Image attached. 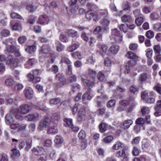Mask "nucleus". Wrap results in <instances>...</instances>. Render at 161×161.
<instances>
[{
  "label": "nucleus",
  "mask_w": 161,
  "mask_h": 161,
  "mask_svg": "<svg viewBox=\"0 0 161 161\" xmlns=\"http://www.w3.org/2000/svg\"><path fill=\"white\" fill-rule=\"evenodd\" d=\"M32 152L36 155H39L38 157V161H46L47 157L46 154L41 153L44 152L43 148L42 147H37L36 148H34L32 149Z\"/></svg>",
  "instance_id": "nucleus-1"
},
{
  "label": "nucleus",
  "mask_w": 161,
  "mask_h": 161,
  "mask_svg": "<svg viewBox=\"0 0 161 161\" xmlns=\"http://www.w3.org/2000/svg\"><path fill=\"white\" fill-rule=\"evenodd\" d=\"M16 112L22 114H25L29 113L31 110V107L26 104L20 105L18 109H14Z\"/></svg>",
  "instance_id": "nucleus-2"
},
{
  "label": "nucleus",
  "mask_w": 161,
  "mask_h": 161,
  "mask_svg": "<svg viewBox=\"0 0 161 161\" xmlns=\"http://www.w3.org/2000/svg\"><path fill=\"white\" fill-rule=\"evenodd\" d=\"M50 117H46L39 123L38 128L40 130H42L44 128L48 127L50 125Z\"/></svg>",
  "instance_id": "nucleus-3"
},
{
  "label": "nucleus",
  "mask_w": 161,
  "mask_h": 161,
  "mask_svg": "<svg viewBox=\"0 0 161 161\" xmlns=\"http://www.w3.org/2000/svg\"><path fill=\"white\" fill-rule=\"evenodd\" d=\"M15 112V110L14 109H12L10 111L9 113L7 114L6 116V123L8 125H10V126L13 124H15L14 123V117Z\"/></svg>",
  "instance_id": "nucleus-4"
},
{
  "label": "nucleus",
  "mask_w": 161,
  "mask_h": 161,
  "mask_svg": "<svg viewBox=\"0 0 161 161\" xmlns=\"http://www.w3.org/2000/svg\"><path fill=\"white\" fill-rule=\"evenodd\" d=\"M111 37L116 42H121L122 40V36L120 34L119 31L116 29L113 30Z\"/></svg>",
  "instance_id": "nucleus-5"
},
{
  "label": "nucleus",
  "mask_w": 161,
  "mask_h": 161,
  "mask_svg": "<svg viewBox=\"0 0 161 161\" xmlns=\"http://www.w3.org/2000/svg\"><path fill=\"white\" fill-rule=\"evenodd\" d=\"M27 127V125L24 124H20L17 123L15 124H13L10 126V128L14 130H17L19 132H21L25 130Z\"/></svg>",
  "instance_id": "nucleus-6"
},
{
  "label": "nucleus",
  "mask_w": 161,
  "mask_h": 161,
  "mask_svg": "<svg viewBox=\"0 0 161 161\" xmlns=\"http://www.w3.org/2000/svg\"><path fill=\"white\" fill-rule=\"evenodd\" d=\"M128 147H125L122 150L117 152L116 156L119 158H123L127 157L128 155Z\"/></svg>",
  "instance_id": "nucleus-7"
},
{
  "label": "nucleus",
  "mask_w": 161,
  "mask_h": 161,
  "mask_svg": "<svg viewBox=\"0 0 161 161\" xmlns=\"http://www.w3.org/2000/svg\"><path fill=\"white\" fill-rule=\"evenodd\" d=\"M19 60L17 58H12L9 59L7 61V64L12 69L17 67L18 66Z\"/></svg>",
  "instance_id": "nucleus-8"
},
{
  "label": "nucleus",
  "mask_w": 161,
  "mask_h": 161,
  "mask_svg": "<svg viewBox=\"0 0 161 161\" xmlns=\"http://www.w3.org/2000/svg\"><path fill=\"white\" fill-rule=\"evenodd\" d=\"M24 92L26 99H30L32 98L33 96V91L31 88L29 87L25 88Z\"/></svg>",
  "instance_id": "nucleus-9"
},
{
  "label": "nucleus",
  "mask_w": 161,
  "mask_h": 161,
  "mask_svg": "<svg viewBox=\"0 0 161 161\" xmlns=\"http://www.w3.org/2000/svg\"><path fill=\"white\" fill-rule=\"evenodd\" d=\"M82 82L85 86V87L88 90H90L93 87L95 82L94 81H92L86 79L82 78L81 79Z\"/></svg>",
  "instance_id": "nucleus-10"
},
{
  "label": "nucleus",
  "mask_w": 161,
  "mask_h": 161,
  "mask_svg": "<svg viewBox=\"0 0 161 161\" xmlns=\"http://www.w3.org/2000/svg\"><path fill=\"white\" fill-rule=\"evenodd\" d=\"M10 25L13 30L21 31L22 30V25L20 22L19 21L15 22H11Z\"/></svg>",
  "instance_id": "nucleus-11"
},
{
  "label": "nucleus",
  "mask_w": 161,
  "mask_h": 161,
  "mask_svg": "<svg viewBox=\"0 0 161 161\" xmlns=\"http://www.w3.org/2000/svg\"><path fill=\"white\" fill-rule=\"evenodd\" d=\"M110 22L109 20L106 19H103L100 20V23L101 25L103 30L105 31H108L109 30L108 26Z\"/></svg>",
  "instance_id": "nucleus-12"
},
{
  "label": "nucleus",
  "mask_w": 161,
  "mask_h": 161,
  "mask_svg": "<svg viewBox=\"0 0 161 161\" xmlns=\"http://www.w3.org/2000/svg\"><path fill=\"white\" fill-rule=\"evenodd\" d=\"M49 17L46 15L40 16L38 19V22L41 25L47 24L49 21Z\"/></svg>",
  "instance_id": "nucleus-13"
},
{
  "label": "nucleus",
  "mask_w": 161,
  "mask_h": 161,
  "mask_svg": "<svg viewBox=\"0 0 161 161\" xmlns=\"http://www.w3.org/2000/svg\"><path fill=\"white\" fill-rule=\"evenodd\" d=\"M150 77V76L146 73H143L140 75L139 77L138 81L140 84H143Z\"/></svg>",
  "instance_id": "nucleus-14"
},
{
  "label": "nucleus",
  "mask_w": 161,
  "mask_h": 161,
  "mask_svg": "<svg viewBox=\"0 0 161 161\" xmlns=\"http://www.w3.org/2000/svg\"><path fill=\"white\" fill-rule=\"evenodd\" d=\"M37 61L34 58H30L25 64V67L26 69L31 68L33 65L36 63Z\"/></svg>",
  "instance_id": "nucleus-15"
},
{
  "label": "nucleus",
  "mask_w": 161,
  "mask_h": 161,
  "mask_svg": "<svg viewBox=\"0 0 161 161\" xmlns=\"http://www.w3.org/2000/svg\"><path fill=\"white\" fill-rule=\"evenodd\" d=\"M12 153L11 155V158L14 160L20 156L19 152L16 148L12 149L11 150Z\"/></svg>",
  "instance_id": "nucleus-16"
},
{
  "label": "nucleus",
  "mask_w": 161,
  "mask_h": 161,
  "mask_svg": "<svg viewBox=\"0 0 161 161\" xmlns=\"http://www.w3.org/2000/svg\"><path fill=\"white\" fill-rule=\"evenodd\" d=\"M96 72L95 70L89 69L88 70V74L89 77L93 81H94L96 79Z\"/></svg>",
  "instance_id": "nucleus-17"
},
{
  "label": "nucleus",
  "mask_w": 161,
  "mask_h": 161,
  "mask_svg": "<svg viewBox=\"0 0 161 161\" xmlns=\"http://www.w3.org/2000/svg\"><path fill=\"white\" fill-rule=\"evenodd\" d=\"M133 123V121L131 119H127L125 120L123 124L122 128L126 130L128 129Z\"/></svg>",
  "instance_id": "nucleus-18"
},
{
  "label": "nucleus",
  "mask_w": 161,
  "mask_h": 161,
  "mask_svg": "<svg viewBox=\"0 0 161 161\" xmlns=\"http://www.w3.org/2000/svg\"><path fill=\"white\" fill-rule=\"evenodd\" d=\"M92 98L89 92H87L84 93L82 96V100L83 103L86 104H88L86 100H90Z\"/></svg>",
  "instance_id": "nucleus-19"
},
{
  "label": "nucleus",
  "mask_w": 161,
  "mask_h": 161,
  "mask_svg": "<svg viewBox=\"0 0 161 161\" xmlns=\"http://www.w3.org/2000/svg\"><path fill=\"white\" fill-rule=\"evenodd\" d=\"M39 114H29L25 116V118L28 121H32L38 119L39 117Z\"/></svg>",
  "instance_id": "nucleus-20"
},
{
  "label": "nucleus",
  "mask_w": 161,
  "mask_h": 161,
  "mask_svg": "<svg viewBox=\"0 0 161 161\" xmlns=\"http://www.w3.org/2000/svg\"><path fill=\"white\" fill-rule=\"evenodd\" d=\"M104 31H105L104 30H103V28L101 26H98L94 30L93 32L95 34H97L99 33V35L97 36V38L98 39H101L102 36L101 33Z\"/></svg>",
  "instance_id": "nucleus-21"
},
{
  "label": "nucleus",
  "mask_w": 161,
  "mask_h": 161,
  "mask_svg": "<svg viewBox=\"0 0 161 161\" xmlns=\"http://www.w3.org/2000/svg\"><path fill=\"white\" fill-rule=\"evenodd\" d=\"M15 47L13 45H10L8 46L6 49L4 51L5 53L8 54L12 53L15 51Z\"/></svg>",
  "instance_id": "nucleus-22"
},
{
  "label": "nucleus",
  "mask_w": 161,
  "mask_h": 161,
  "mask_svg": "<svg viewBox=\"0 0 161 161\" xmlns=\"http://www.w3.org/2000/svg\"><path fill=\"white\" fill-rule=\"evenodd\" d=\"M91 11H88L86 14V17L88 19L90 20L97 17L96 13Z\"/></svg>",
  "instance_id": "nucleus-23"
},
{
  "label": "nucleus",
  "mask_w": 161,
  "mask_h": 161,
  "mask_svg": "<svg viewBox=\"0 0 161 161\" xmlns=\"http://www.w3.org/2000/svg\"><path fill=\"white\" fill-rule=\"evenodd\" d=\"M119 46L116 45H112L110 48V51L114 54H116L119 51Z\"/></svg>",
  "instance_id": "nucleus-24"
},
{
  "label": "nucleus",
  "mask_w": 161,
  "mask_h": 161,
  "mask_svg": "<svg viewBox=\"0 0 161 161\" xmlns=\"http://www.w3.org/2000/svg\"><path fill=\"white\" fill-rule=\"evenodd\" d=\"M36 50V46L35 45L28 46L25 49V51L30 54L34 52Z\"/></svg>",
  "instance_id": "nucleus-25"
},
{
  "label": "nucleus",
  "mask_w": 161,
  "mask_h": 161,
  "mask_svg": "<svg viewBox=\"0 0 161 161\" xmlns=\"http://www.w3.org/2000/svg\"><path fill=\"white\" fill-rule=\"evenodd\" d=\"M67 33L68 35L72 37L78 36L77 32L72 29L68 30L67 31Z\"/></svg>",
  "instance_id": "nucleus-26"
},
{
  "label": "nucleus",
  "mask_w": 161,
  "mask_h": 161,
  "mask_svg": "<svg viewBox=\"0 0 161 161\" xmlns=\"http://www.w3.org/2000/svg\"><path fill=\"white\" fill-rule=\"evenodd\" d=\"M126 56L127 58L132 59L138 58V56L136 54L131 51L128 52L126 55Z\"/></svg>",
  "instance_id": "nucleus-27"
},
{
  "label": "nucleus",
  "mask_w": 161,
  "mask_h": 161,
  "mask_svg": "<svg viewBox=\"0 0 161 161\" xmlns=\"http://www.w3.org/2000/svg\"><path fill=\"white\" fill-rule=\"evenodd\" d=\"M54 141L56 145H60L62 143L64 140L61 136L60 135H57L55 137Z\"/></svg>",
  "instance_id": "nucleus-28"
},
{
  "label": "nucleus",
  "mask_w": 161,
  "mask_h": 161,
  "mask_svg": "<svg viewBox=\"0 0 161 161\" xmlns=\"http://www.w3.org/2000/svg\"><path fill=\"white\" fill-rule=\"evenodd\" d=\"M97 78L99 80L103 82L106 80V78L104 74L101 71L99 72L97 74Z\"/></svg>",
  "instance_id": "nucleus-29"
},
{
  "label": "nucleus",
  "mask_w": 161,
  "mask_h": 161,
  "mask_svg": "<svg viewBox=\"0 0 161 161\" xmlns=\"http://www.w3.org/2000/svg\"><path fill=\"white\" fill-rule=\"evenodd\" d=\"M123 146V144L120 142H118L115 144L113 145L112 147L113 150H117L122 148Z\"/></svg>",
  "instance_id": "nucleus-30"
},
{
  "label": "nucleus",
  "mask_w": 161,
  "mask_h": 161,
  "mask_svg": "<svg viewBox=\"0 0 161 161\" xmlns=\"http://www.w3.org/2000/svg\"><path fill=\"white\" fill-rule=\"evenodd\" d=\"M107 127V125L105 123L102 122L99 125L100 131L102 133L104 132L106 130Z\"/></svg>",
  "instance_id": "nucleus-31"
},
{
  "label": "nucleus",
  "mask_w": 161,
  "mask_h": 161,
  "mask_svg": "<svg viewBox=\"0 0 161 161\" xmlns=\"http://www.w3.org/2000/svg\"><path fill=\"white\" fill-rule=\"evenodd\" d=\"M129 90L130 92L133 94H136L138 92V89L136 86L134 85L131 86Z\"/></svg>",
  "instance_id": "nucleus-32"
},
{
  "label": "nucleus",
  "mask_w": 161,
  "mask_h": 161,
  "mask_svg": "<svg viewBox=\"0 0 161 161\" xmlns=\"http://www.w3.org/2000/svg\"><path fill=\"white\" fill-rule=\"evenodd\" d=\"M1 36L3 37H6L9 36L10 35V32L9 30L4 29L1 32Z\"/></svg>",
  "instance_id": "nucleus-33"
},
{
  "label": "nucleus",
  "mask_w": 161,
  "mask_h": 161,
  "mask_svg": "<svg viewBox=\"0 0 161 161\" xmlns=\"http://www.w3.org/2000/svg\"><path fill=\"white\" fill-rule=\"evenodd\" d=\"M153 49L155 53L159 54L161 52V47L159 45H154Z\"/></svg>",
  "instance_id": "nucleus-34"
},
{
  "label": "nucleus",
  "mask_w": 161,
  "mask_h": 161,
  "mask_svg": "<svg viewBox=\"0 0 161 161\" xmlns=\"http://www.w3.org/2000/svg\"><path fill=\"white\" fill-rule=\"evenodd\" d=\"M27 40V38L25 36H19L18 39L19 43L20 44H22L25 43Z\"/></svg>",
  "instance_id": "nucleus-35"
},
{
  "label": "nucleus",
  "mask_w": 161,
  "mask_h": 161,
  "mask_svg": "<svg viewBox=\"0 0 161 161\" xmlns=\"http://www.w3.org/2000/svg\"><path fill=\"white\" fill-rule=\"evenodd\" d=\"M5 83L6 86H10L13 85L14 84V81L12 78H10L6 79Z\"/></svg>",
  "instance_id": "nucleus-36"
},
{
  "label": "nucleus",
  "mask_w": 161,
  "mask_h": 161,
  "mask_svg": "<svg viewBox=\"0 0 161 161\" xmlns=\"http://www.w3.org/2000/svg\"><path fill=\"white\" fill-rule=\"evenodd\" d=\"M79 44H74L72 45L69 46L67 50L69 52H72L79 47Z\"/></svg>",
  "instance_id": "nucleus-37"
},
{
  "label": "nucleus",
  "mask_w": 161,
  "mask_h": 161,
  "mask_svg": "<svg viewBox=\"0 0 161 161\" xmlns=\"http://www.w3.org/2000/svg\"><path fill=\"white\" fill-rule=\"evenodd\" d=\"M16 42L15 40L13 39L12 38H8L3 41L2 43L5 45H8V43H10L12 44H14Z\"/></svg>",
  "instance_id": "nucleus-38"
},
{
  "label": "nucleus",
  "mask_w": 161,
  "mask_h": 161,
  "mask_svg": "<svg viewBox=\"0 0 161 161\" xmlns=\"http://www.w3.org/2000/svg\"><path fill=\"white\" fill-rule=\"evenodd\" d=\"M123 7L124 10H130V4L128 1L124 2L123 5Z\"/></svg>",
  "instance_id": "nucleus-39"
},
{
  "label": "nucleus",
  "mask_w": 161,
  "mask_h": 161,
  "mask_svg": "<svg viewBox=\"0 0 161 161\" xmlns=\"http://www.w3.org/2000/svg\"><path fill=\"white\" fill-rule=\"evenodd\" d=\"M99 13L103 17H107L108 16V12L107 10L106 9L99 10Z\"/></svg>",
  "instance_id": "nucleus-40"
},
{
  "label": "nucleus",
  "mask_w": 161,
  "mask_h": 161,
  "mask_svg": "<svg viewBox=\"0 0 161 161\" xmlns=\"http://www.w3.org/2000/svg\"><path fill=\"white\" fill-rule=\"evenodd\" d=\"M64 121L69 127H72L73 126L72 120L71 119L65 118L64 119Z\"/></svg>",
  "instance_id": "nucleus-41"
},
{
  "label": "nucleus",
  "mask_w": 161,
  "mask_h": 161,
  "mask_svg": "<svg viewBox=\"0 0 161 161\" xmlns=\"http://www.w3.org/2000/svg\"><path fill=\"white\" fill-rule=\"evenodd\" d=\"M0 161H8V158L7 155L4 153L0 154Z\"/></svg>",
  "instance_id": "nucleus-42"
},
{
  "label": "nucleus",
  "mask_w": 161,
  "mask_h": 161,
  "mask_svg": "<svg viewBox=\"0 0 161 161\" xmlns=\"http://www.w3.org/2000/svg\"><path fill=\"white\" fill-rule=\"evenodd\" d=\"M78 137L80 139H84L86 137V134L85 131L83 130H81L78 134Z\"/></svg>",
  "instance_id": "nucleus-43"
},
{
  "label": "nucleus",
  "mask_w": 161,
  "mask_h": 161,
  "mask_svg": "<svg viewBox=\"0 0 161 161\" xmlns=\"http://www.w3.org/2000/svg\"><path fill=\"white\" fill-rule=\"evenodd\" d=\"M115 103L116 101L115 100H110L107 103V106L108 108L113 107L115 106Z\"/></svg>",
  "instance_id": "nucleus-44"
},
{
  "label": "nucleus",
  "mask_w": 161,
  "mask_h": 161,
  "mask_svg": "<svg viewBox=\"0 0 161 161\" xmlns=\"http://www.w3.org/2000/svg\"><path fill=\"white\" fill-rule=\"evenodd\" d=\"M146 56L148 58H151L152 57L153 54V50L151 48H148L146 51Z\"/></svg>",
  "instance_id": "nucleus-45"
},
{
  "label": "nucleus",
  "mask_w": 161,
  "mask_h": 161,
  "mask_svg": "<svg viewBox=\"0 0 161 161\" xmlns=\"http://www.w3.org/2000/svg\"><path fill=\"white\" fill-rule=\"evenodd\" d=\"M143 21V18L142 17H139L135 20V23L138 26L141 25Z\"/></svg>",
  "instance_id": "nucleus-46"
},
{
  "label": "nucleus",
  "mask_w": 161,
  "mask_h": 161,
  "mask_svg": "<svg viewBox=\"0 0 161 161\" xmlns=\"http://www.w3.org/2000/svg\"><path fill=\"white\" fill-rule=\"evenodd\" d=\"M145 122V119L142 118H139L137 119L136 121V124L142 125H143Z\"/></svg>",
  "instance_id": "nucleus-47"
},
{
  "label": "nucleus",
  "mask_w": 161,
  "mask_h": 161,
  "mask_svg": "<svg viewBox=\"0 0 161 161\" xmlns=\"http://www.w3.org/2000/svg\"><path fill=\"white\" fill-rule=\"evenodd\" d=\"M10 16L12 19H22V17L18 14L16 13H12L10 14Z\"/></svg>",
  "instance_id": "nucleus-48"
},
{
  "label": "nucleus",
  "mask_w": 161,
  "mask_h": 161,
  "mask_svg": "<svg viewBox=\"0 0 161 161\" xmlns=\"http://www.w3.org/2000/svg\"><path fill=\"white\" fill-rule=\"evenodd\" d=\"M113 138L112 136H109L105 137L103 139V141L105 143H109L112 141Z\"/></svg>",
  "instance_id": "nucleus-49"
},
{
  "label": "nucleus",
  "mask_w": 161,
  "mask_h": 161,
  "mask_svg": "<svg viewBox=\"0 0 161 161\" xmlns=\"http://www.w3.org/2000/svg\"><path fill=\"white\" fill-rule=\"evenodd\" d=\"M121 19L123 22H129L130 21V17L129 15H125L121 17Z\"/></svg>",
  "instance_id": "nucleus-50"
},
{
  "label": "nucleus",
  "mask_w": 161,
  "mask_h": 161,
  "mask_svg": "<svg viewBox=\"0 0 161 161\" xmlns=\"http://www.w3.org/2000/svg\"><path fill=\"white\" fill-rule=\"evenodd\" d=\"M141 112L143 115H146L149 113V110L148 107H145L142 108Z\"/></svg>",
  "instance_id": "nucleus-51"
},
{
  "label": "nucleus",
  "mask_w": 161,
  "mask_h": 161,
  "mask_svg": "<svg viewBox=\"0 0 161 161\" xmlns=\"http://www.w3.org/2000/svg\"><path fill=\"white\" fill-rule=\"evenodd\" d=\"M23 88V85L20 84H18L14 86L15 90L17 92H19L21 91Z\"/></svg>",
  "instance_id": "nucleus-52"
},
{
  "label": "nucleus",
  "mask_w": 161,
  "mask_h": 161,
  "mask_svg": "<svg viewBox=\"0 0 161 161\" xmlns=\"http://www.w3.org/2000/svg\"><path fill=\"white\" fill-rule=\"evenodd\" d=\"M146 36L149 39L153 38L154 36V33L151 30L147 31L146 34Z\"/></svg>",
  "instance_id": "nucleus-53"
},
{
  "label": "nucleus",
  "mask_w": 161,
  "mask_h": 161,
  "mask_svg": "<svg viewBox=\"0 0 161 161\" xmlns=\"http://www.w3.org/2000/svg\"><path fill=\"white\" fill-rule=\"evenodd\" d=\"M138 45L136 43H132L130 45L129 48L130 50L135 51L137 49Z\"/></svg>",
  "instance_id": "nucleus-54"
},
{
  "label": "nucleus",
  "mask_w": 161,
  "mask_h": 161,
  "mask_svg": "<svg viewBox=\"0 0 161 161\" xmlns=\"http://www.w3.org/2000/svg\"><path fill=\"white\" fill-rule=\"evenodd\" d=\"M60 118V115L58 113H55L52 114V119L53 120L58 121Z\"/></svg>",
  "instance_id": "nucleus-55"
},
{
  "label": "nucleus",
  "mask_w": 161,
  "mask_h": 161,
  "mask_svg": "<svg viewBox=\"0 0 161 161\" xmlns=\"http://www.w3.org/2000/svg\"><path fill=\"white\" fill-rule=\"evenodd\" d=\"M154 30L157 31H161V23H157L155 24L153 27Z\"/></svg>",
  "instance_id": "nucleus-56"
},
{
  "label": "nucleus",
  "mask_w": 161,
  "mask_h": 161,
  "mask_svg": "<svg viewBox=\"0 0 161 161\" xmlns=\"http://www.w3.org/2000/svg\"><path fill=\"white\" fill-rule=\"evenodd\" d=\"M86 6L90 11H92L93 9L96 8L95 6L93 4L90 3H87Z\"/></svg>",
  "instance_id": "nucleus-57"
},
{
  "label": "nucleus",
  "mask_w": 161,
  "mask_h": 161,
  "mask_svg": "<svg viewBox=\"0 0 161 161\" xmlns=\"http://www.w3.org/2000/svg\"><path fill=\"white\" fill-rule=\"evenodd\" d=\"M88 31H82L81 35V38L85 41H87L88 40V38L86 36V33Z\"/></svg>",
  "instance_id": "nucleus-58"
},
{
  "label": "nucleus",
  "mask_w": 161,
  "mask_h": 161,
  "mask_svg": "<svg viewBox=\"0 0 161 161\" xmlns=\"http://www.w3.org/2000/svg\"><path fill=\"white\" fill-rule=\"evenodd\" d=\"M80 105L78 104H75L74 106L72 108V112H73V114L74 115L77 112L78 109V108Z\"/></svg>",
  "instance_id": "nucleus-59"
},
{
  "label": "nucleus",
  "mask_w": 161,
  "mask_h": 161,
  "mask_svg": "<svg viewBox=\"0 0 161 161\" xmlns=\"http://www.w3.org/2000/svg\"><path fill=\"white\" fill-rule=\"evenodd\" d=\"M57 46L56 47L57 50L58 52L61 51L63 49V46L59 42H56Z\"/></svg>",
  "instance_id": "nucleus-60"
},
{
  "label": "nucleus",
  "mask_w": 161,
  "mask_h": 161,
  "mask_svg": "<svg viewBox=\"0 0 161 161\" xmlns=\"http://www.w3.org/2000/svg\"><path fill=\"white\" fill-rule=\"evenodd\" d=\"M60 99L59 98H56L51 99V104H57L60 102Z\"/></svg>",
  "instance_id": "nucleus-61"
},
{
  "label": "nucleus",
  "mask_w": 161,
  "mask_h": 161,
  "mask_svg": "<svg viewBox=\"0 0 161 161\" xmlns=\"http://www.w3.org/2000/svg\"><path fill=\"white\" fill-rule=\"evenodd\" d=\"M63 75L62 74L60 73L56 75L55 77L56 79L60 81L62 80H63Z\"/></svg>",
  "instance_id": "nucleus-62"
},
{
  "label": "nucleus",
  "mask_w": 161,
  "mask_h": 161,
  "mask_svg": "<svg viewBox=\"0 0 161 161\" xmlns=\"http://www.w3.org/2000/svg\"><path fill=\"white\" fill-rule=\"evenodd\" d=\"M28 80L29 81H33L34 79V76L31 73L28 74L26 75Z\"/></svg>",
  "instance_id": "nucleus-63"
},
{
  "label": "nucleus",
  "mask_w": 161,
  "mask_h": 161,
  "mask_svg": "<svg viewBox=\"0 0 161 161\" xmlns=\"http://www.w3.org/2000/svg\"><path fill=\"white\" fill-rule=\"evenodd\" d=\"M158 108L161 109V100L157 101L156 104L154 107V110H157Z\"/></svg>",
  "instance_id": "nucleus-64"
}]
</instances>
